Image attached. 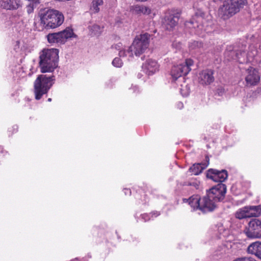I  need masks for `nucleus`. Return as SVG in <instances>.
<instances>
[{"label": "nucleus", "instance_id": "7", "mask_svg": "<svg viewBox=\"0 0 261 261\" xmlns=\"http://www.w3.org/2000/svg\"><path fill=\"white\" fill-rule=\"evenodd\" d=\"M193 64L191 59H187L185 62L176 66H174L171 70V75L174 81L186 75L191 70V66Z\"/></svg>", "mask_w": 261, "mask_h": 261}, {"label": "nucleus", "instance_id": "24", "mask_svg": "<svg viewBox=\"0 0 261 261\" xmlns=\"http://www.w3.org/2000/svg\"><path fill=\"white\" fill-rule=\"evenodd\" d=\"M29 3L26 7L27 11L28 14H31L34 12V8H36L39 3V0H29Z\"/></svg>", "mask_w": 261, "mask_h": 261}, {"label": "nucleus", "instance_id": "10", "mask_svg": "<svg viewBox=\"0 0 261 261\" xmlns=\"http://www.w3.org/2000/svg\"><path fill=\"white\" fill-rule=\"evenodd\" d=\"M256 54V50L255 49L253 51L246 54L244 51H240L237 52L236 51H227L225 55L230 56L232 59H238L240 63H244L245 62V58H246L247 61H250L252 59Z\"/></svg>", "mask_w": 261, "mask_h": 261}, {"label": "nucleus", "instance_id": "29", "mask_svg": "<svg viewBox=\"0 0 261 261\" xmlns=\"http://www.w3.org/2000/svg\"><path fill=\"white\" fill-rule=\"evenodd\" d=\"M200 185V182L198 180H193V181H190L187 182L186 184H185V185L192 186L195 188V189H197L199 188V186Z\"/></svg>", "mask_w": 261, "mask_h": 261}, {"label": "nucleus", "instance_id": "14", "mask_svg": "<svg viewBox=\"0 0 261 261\" xmlns=\"http://www.w3.org/2000/svg\"><path fill=\"white\" fill-rule=\"evenodd\" d=\"M214 71L211 69L205 70L199 74V81L202 85H210L214 81Z\"/></svg>", "mask_w": 261, "mask_h": 261}, {"label": "nucleus", "instance_id": "16", "mask_svg": "<svg viewBox=\"0 0 261 261\" xmlns=\"http://www.w3.org/2000/svg\"><path fill=\"white\" fill-rule=\"evenodd\" d=\"M259 79L260 77L257 70L252 67L248 69L247 75L245 79L248 84L250 85H256L259 82Z\"/></svg>", "mask_w": 261, "mask_h": 261}, {"label": "nucleus", "instance_id": "33", "mask_svg": "<svg viewBox=\"0 0 261 261\" xmlns=\"http://www.w3.org/2000/svg\"><path fill=\"white\" fill-rule=\"evenodd\" d=\"M259 66L261 68V60L259 62Z\"/></svg>", "mask_w": 261, "mask_h": 261}, {"label": "nucleus", "instance_id": "34", "mask_svg": "<svg viewBox=\"0 0 261 261\" xmlns=\"http://www.w3.org/2000/svg\"><path fill=\"white\" fill-rule=\"evenodd\" d=\"M48 101H51V98H49L47 100Z\"/></svg>", "mask_w": 261, "mask_h": 261}, {"label": "nucleus", "instance_id": "22", "mask_svg": "<svg viewBox=\"0 0 261 261\" xmlns=\"http://www.w3.org/2000/svg\"><path fill=\"white\" fill-rule=\"evenodd\" d=\"M248 214L249 218L252 217H257L261 215V205L247 206Z\"/></svg>", "mask_w": 261, "mask_h": 261}, {"label": "nucleus", "instance_id": "19", "mask_svg": "<svg viewBox=\"0 0 261 261\" xmlns=\"http://www.w3.org/2000/svg\"><path fill=\"white\" fill-rule=\"evenodd\" d=\"M247 252L261 259V242L257 241L251 243L248 247Z\"/></svg>", "mask_w": 261, "mask_h": 261}, {"label": "nucleus", "instance_id": "13", "mask_svg": "<svg viewBox=\"0 0 261 261\" xmlns=\"http://www.w3.org/2000/svg\"><path fill=\"white\" fill-rule=\"evenodd\" d=\"M22 5L21 0H0V7L8 10H16Z\"/></svg>", "mask_w": 261, "mask_h": 261}, {"label": "nucleus", "instance_id": "25", "mask_svg": "<svg viewBox=\"0 0 261 261\" xmlns=\"http://www.w3.org/2000/svg\"><path fill=\"white\" fill-rule=\"evenodd\" d=\"M112 49H115L119 50V55L120 57H125L127 55V49H124L123 48L122 43H119L117 44L112 46Z\"/></svg>", "mask_w": 261, "mask_h": 261}, {"label": "nucleus", "instance_id": "32", "mask_svg": "<svg viewBox=\"0 0 261 261\" xmlns=\"http://www.w3.org/2000/svg\"><path fill=\"white\" fill-rule=\"evenodd\" d=\"M146 216H147V215H143L142 216V218L144 219L145 221L149 220V219H147L146 217H145Z\"/></svg>", "mask_w": 261, "mask_h": 261}, {"label": "nucleus", "instance_id": "28", "mask_svg": "<svg viewBox=\"0 0 261 261\" xmlns=\"http://www.w3.org/2000/svg\"><path fill=\"white\" fill-rule=\"evenodd\" d=\"M102 0H93L92 2L93 8H94L96 12H98L99 11L98 6L102 5Z\"/></svg>", "mask_w": 261, "mask_h": 261}, {"label": "nucleus", "instance_id": "3", "mask_svg": "<svg viewBox=\"0 0 261 261\" xmlns=\"http://www.w3.org/2000/svg\"><path fill=\"white\" fill-rule=\"evenodd\" d=\"M64 19V16L61 12L53 9L48 10L40 15V25L42 29L56 28L62 24Z\"/></svg>", "mask_w": 261, "mask_h": 261}, {"label": "nucleus", "instance_id": "26", "mask_svg": "<svg viewBox=\"0 0 261 261\" xmlns=\"http://www.w3.org/2000/svg\"><path fill=\"white\" fill-rule=\"evenodd\" d=\"M203 47V44L201 42L193 41L189 44V47L191 50L200 49Z\"/></svg>", "mask_w": 261, "mask_h": 261}, {"label": "nucleus", "instance_id": "20", "mask_svg": "<svg viewBox=\"0 0 261 261\" xmlns=\"http://www.w3.org/2000/svg\"><path fill=\"white\" fill-rule=\"evenodd\" d=\"M206 162L204 163L194 164L192 167H190L189 170L194 175H198L201 173L202 170L205 169L209 164V159L206 156Z\"/></svg>", "mask_w": 261, "mask_h": 261}, {"label": "nucleus", "instance_id": "27", "mask_svg": "<svg viewBox=\"0 0 261 261\" xmlns=\"http://www.w3.org/2000/svg\"><path fill=\"white\" fill-rule=\"evenodd\" d=\"M91 31L94 35L98 36L100 34L101 29L99 25L94 24L91 27Z\"/></svg>", "mask_w": 261, "mask_h": 261}, {"label": "nucleus", "instance_id": "35", "mask_svg": "<svg viewBox=\"0 0 261 261\" xmlns=\"http://www.w3.org/2000/svg\"><path fill=\"white\" fill-rule=\"evenodd\" d=\"M126 191H127L128 192H129V193H130V191H129V190L128 189H125Z\"/></svg>", "mask_w": 261, "mask_h": 261}, {"label": "nucleus", "instance_id": "12", "mask_svg": "<svg viewBox=\"0 0 261 261\" xmlns=\"http://www.w3.org/2000/svg\"><path fill=\"white\" fill-rule=\"evenodd\" d=\"M179 15L170 14L166 15L162 21V25L166 30L171 31L173 30L178 23Z\"/></svg>", "mask_w": 261, "mask_h": 261}, {"label": "nucleus", "instance_id": "11", "mask_svg": "<svg viewBox=\"0 0 261 261\" xmlns=\"http://www.w3.org/2000/svg\"><path fill=\"white\" fill-rule=\"evenodd\" d=\"M206 177L215 182L222 184L228 177L227 172L225 170H218L214 169H210L207 171Z\"/></svg>", "mask_w": 261, "mask_h": 261}, {"label": "nucleus", "instance_id": "2", "mask_svg": "<svg viewBox=\"0 0 261 261\" xmlns=\"http://www.w3.org/2000/svg\"><path fill=\"white\" fill-rule=\"evenodd\" d=\"M59 51L57 49H44L40 55L39 66L42 73L52 72L58 66Z\"/></svg>", "mask_w": 261, "mask_h": 261}, {"label": "nucleus", "instance_id": "23", "mask_svg": "<svg viewBox=\"0 0 261 261\" xmlns=\"http://www.w3.org/2000/svg\"><path fill=\"white\" fill-rule=\"evenodd\" d=\"M236 217L239 219L249 218L247 206L243 207L238 210L235 214Z\"/></svg>", "mask_w": 261, "mask_h": 261}, {"label": "nucleus", "instance_id": "6", "mask_svg": "<svg viewBox=\"0 0 261 261\" xmlns=\"http://www.w3.org/2000/svg\"><path fill=\"white\" fill-rule=\"evenodd\" d=\"M149 36L145 33L136 37L132 45L127 49L129 56L132 57L133 53L137 56L143 54L148 46Z\"/></svg>", "mask_w": 261, "mask_h": 261}, {"label": "nucleus", "instance_id": "1", "mask_svg": "<svg viewBox=\"0 0 261 261\" xmlns=\"http://www.w3.org/2000/svg\"><path fill=\"white\" fill-rule=\"evenodd\" d=\"M226 191V187L223 184H219L207 191L206 195L201 199L200 210L204 213L213 211L216 203L222 200Z\"/></svg>", "mask_w": 261, "mask_h": 261}, {"label": "nucleus", "instance_id": "18", "mask_svg": "<svg viewBox=\"0 0 261 261\" xmlns=\"http://www.w3.org/2000/svg\"><path fill=\"white\" fill-rule=\"evenodd\" d=\"M204 13L202 11L198 10L197 12L195 13V16L194 17H193L190 21L186 22V26L189 28L200 27V25L198 24V21H199L201 18L204 17Z\"/></svg>", "mask_w": 261, "mask_h": 261}, {"label": "nucleus", "instance_id": "5", "mask_svg": "<svg viewBox=\"0 0 261 261\" xmlns=\"http://www.w3.org/2000/svg\"><path fill=\"white\" fill-rule=\"evenodd\" d=\"M247 3V0H226L219 9V15L227 19L239 12Z\"/></svg>", "mask_w": 261, "mask_h": 261}, {"label": "nucleus", "instance_id": "9", "mask_svg": "<svg viewBox=\"0 0 261 261\" xmlns=\"http://www.w3.org/2000/svg\"><path fill=\"white\" fill-rule=\"evenodd\" d=\"M244 231L248 238L261 239V221L258 219H252Z\"/></svg>", "mask_w": 261, "mask_h": 261}, {"label": "nucleus", "instance_id": "21", "mask_svg": "<svg viewBox=\"0 0 261 261\" xmlns=\"http://www.w3.org/2000/svg\"><path fill=\"white\" fill-rule=\"evenodd\" d=\"M182 200L184 202H188V204L194 210L197 209L200 210L201 199L198 195H193L189 199L184 198Z\"/></svg>", "mask_w": 261, "mask_h": 261}, {"label": "nucleus", "instance_id": "8", "mask_svg": "<svg viewBox=\"0 0 261 261\" xmlns=\"http://www.w3.org/2000/svg\"><path fill=\"white\" fill-rule=\"evenodd\" d=\"M73 35L72 30L67 28L62 31L49 34L47 35V40L51 43L64 44L68 38L72 37Z\"/></svg>", "mask_w": 261, "mask_h": 261}, {"label": "nucleus", "instance_id": "4", "mask_svg": "<svg viewBox=\"0 0 261 261\" xmlns=\"http://www.w3.org/2000/svg\"><path fill=\"white\" fill-rule=\"evenodd\" d=\"M55 76L53 75H39L34 83L35 99L39 100L46 94L54 83Z\"/></svg>", "mask_w": 261, "mask_h": 261}, {"label": "nucleus", "instance_id": "30", "mask_svg": "<svg viewBox=\"0 0 261 261\" xmlns=\"http://www.w3.org/2000/svg\"><path fill=\"white\" fill-rule=\"evenodd\" d=\"M122 64L121 60L119 58H115L112 62V64L116 67H121Z\"/></svg>", "mask_w": 261, "mask_h": 261}, {"label": "nucleus", "instance_id": "15", "mask_svg": "<svg viewBox=\"0 0 261 261\" xmlns=\"http://www.w3.org/2000/svg\"><path fill=\"white\" fill-rule=\"evenodd\" d=\"M144 71L148 75H151L159 70V65L155 60H147L142 65Z\"/></svg>", "mask_w": 261, "mask_h": 261}, {"label": "nucleus", "instance_id": "17", "mask_svg": "<svg viewBox=\"0 0 261 261\" xmlns=\"http://www.w3.org/2000/svg\"><path fill=\"white\" fill-rule=\"evenodd\" d=\"M131 12L135 14L138 15H147L151 12V9L144 5H135L130 7Z\"/></svg>", "mask_w": 261, "mask_h": 261}, {"label": "nucleus", "instance_id": "31", "mask_svg": "<svg viewBox=\"0 0 261 261\" xmlns=\"http://www.w3.org/2000/svg\"><path fill=\"white\" fill-rule=\"evenodd\" d=\"M172 46L173 47H179L180 46V44L178 43V45H177V43H173L172 44Z\"/></svg>", "mask_w": 261, "mask_h": 261}]
</instances>
